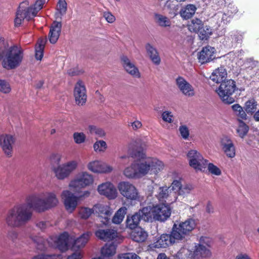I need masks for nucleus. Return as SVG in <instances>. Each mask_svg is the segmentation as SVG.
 <instances>
[{
    "label": "nucleus",
    "instance_id": "obj_31",
    "mask_svg": "<svg viewBox=\"0 0 259 259\" xmlns=\"http://www.w3.org/2000/svg\"><path fill=\"white\" fill-rule=\"evenodd\" d=\"M145 48L152 62L156 65H159L161 59L157 50L150 44H147Z\"/></svg>",
    "mask_w": 259,
    "mask_h": 259
},
{
    "label": "nucleus",
    "instance_id": "obj_30",
    "mask_svg": "<svg viewBox=\"0 0 259 259\" xmlns=\"http://www.w3.org/2000/svg\"><path fill=\"white\" fill-rule=\"evenodd\" d=\"M227 71L224 67H219L215 69L210 76V79L214 82L219 83L224 82L227 77Z\"/></svg>",
    "mask_w": 259,
    "mask_h": 259
},
{
    "label": "nucleus",
    "instance_id": "obj_19",
    "mask_svg": "<svg viewBox=\"0 0 259 259\" xmlns=\"http://www.w3.org/2000/svg\"><path fill=\"white\" fill-rule=\"evenodd\" d=\"M97 190L100 195L105 196L109 199H114L117 195L116 188L110 182H105L99 185Z\"/></svg>",
    "mask_w": 259,
    "mask_h": 259
},
{
    "label": "nucleus",
    "instance_id": "obj_29",
    "mask_svg": "<svg viewBox=\"0 0 259 259\" xmlns=\"http://www.w3.org/2000/svg\"><path fill=\"white\" fill-rule=\"evenodd\" d=\"M135 144L133 145L134 146L132 156L139 159H144L145 153L144 150L146 147L145 142H142L140 139H137L135 141Z\"/></svg>",
    "mask_w": 259,
    "mask_h": 259
},
{
    "label": "nucleus",
    "instance_id": "obj_26",
    "mask_svg": "<svg viewBox=\"0 0 259 259\" xmlns=\"http://www.w3.org/2000/svg\"><path fill=\"white\" fill-rule=\"evenodd\" d=\"M117 232L113 229H99L95 232V235L99 239L106 241L113 239L117 236Z\"/></svg>",
    "mask_w": 259,
    "mask_h": 259
},
{
    "label": "nucleus",
    "instance_id": "obj_15",
    "mask_svg": "<svg viewBox=\"0 0 259 259\" xmlns=\"http://www.w3.org/2000/svg\"><path fill=\"white\" fill-rule=\"evenodd\" d=\"M170 208L167 204H161L153 207V218L157 221H164L169 217Z\"/></svg>",
    "mask_w": 259,
    "mask_h": 259
},
{
    "label": "nucleus",
    "instance_id": "obj_17",
    "mask_svg": "<svg viewBox=\"0 0 259 259\" xmlns=\"http://www.w3.org/2000/svg\"><path fill=\"white\" fill-rule=\"evenodd\" d=\"M87 167L89 170L97 174L109 173L113 170V167L109 164L99 160L90 162Z\"/></svg>",
    "mask_w": 259,
    "mask_h": 259
},
{
    "label": "nucleus",
    "instance_id": "obj_5",
    "mask_svg": "<svg viewBox=\"0 0 259 259\" xmlns=\"http://www.w3.org/2000/svg\"><path fill=\"white\" fill-rule=\"evenodd\" d=\"M29 238L35 244L37 248L44 250L47 248V245L57 248L61 251L67 250L69 248V238L68 233H64L59 236L50 237L47 240L43 238L29 235Z\"/></svg>",
    "mask_w": 259,
    "mask_h": 259
},
{
    "label": "nucleus",
    "instance_id": "obj_42",
    "mask_svg": "<svg viewBox=\"0 0 259 259\" xmlns=\"http://www.w3.org/2000/svg\"><path fill=\"white\" fill-rule=\"evenodd\" d=\"M249 129V126L246 124L242 121H240L236 132L239 137L244 138L247 135Z\"/></svg>",
    "mask_w": 259,
    "mask_h": 259
},
{
    "label": "nucleus",
    "instance_id": "obj_3",
    "mask_svg": "<svg viewBox=\"0 0 259 259\" xmlns=\"http://www.w3.org/2000/svg\"><path fill=\"white\" fill-rule=\"evenodd\" d=\"M24 59V50L18 45L9 46L4 37L0 36V60L3 67L7 70L19 67Z\"/></svg>",
    "mask_w": 259,
    "mask_h": 259
},
{
    "label": "nucleus",
    "instance_id": "obj_10",
    "mask_svg": "<svg viewBox=\"0 0 259 259\" xmlns=\"http://www.w3.org/2000/svg\"><path fill=\"white\" fill-rule=\"evenodd\" d=\"M210 240L207 237H202L200 239L199 243L195 246L193 255L195 258H207L211 256L210 251Z\"/></svg>",
    "mask_w": 259,
    "mask_h": 259
},
{
    "label": "nucleus",
    "instance_id": "obj_13",
    "mask_svg": "<svg viewBox=\"0 0 259 259\" xmlns=\"http://www.w3.org/2000/svg\"><path fill=\"white\" fill-rule=\"evenodd\" d=\"M94 212L104 225L108 224L113 213L112 209L109 205L103 203L94 205Z\"/></svg>",
    "mask_w": 259,
    "mask_h": 259
},
{
    "label": "nucleus",
    "instance_id": "obj_56",
    "mask_svg": "<svg viewBox=\"0 0 259 259\" xmlns=\"http://www.w3.org/2000/svg\"><path fill=\"white\" fill-rule=\"evenodd\" d=\"M18 233L16 231L12 230L8 232V237L12 240L13 241H15L18 238Z\"/></svg>",
    "mask_w": 259,
    "mask_h": 259
},
{
    "label": "nucleus",
    "instance_id": "obj_40",
    "mask_svg": "<svg viewBox=\"0 0 259 259\" xmlns=\"http://www.w3.org/2000/svg\"><path fill=\"white\" fill-rule=\"evenodd\" d=\"M154 17L156 23L161 27H168L171 25L170 20L166 16L155 14Z\"/></svg>",
    "mask_w": 259,
    "mask_h": 259
},
{
    "label": "nucleus",
    "instance_id": "obj_21",
    "mask_svg": "<svg viewBox=\"0 0 259 259\" xmlns=\"http://www.w3.org/2000/svg\"><path fill=\"white\" fill-rule=\"evenodd\" d=\"M171 189L177 195L185 196L189 194L194 189L191 184H186L182 185L181 179L176 180L173 181L171 185Z\"/></svg>",
    "mask_w": 259,
    "mask_h": 259
},
{
    "label": "nucleus",
    "instance_id": "obj_28",
    "mask_svg": "<svg viewBox=\"0 0 259 259\" xmlns=\"http://www.w3.org/2000/svg\"><path fill=\"white\" fill-rule=\"evenodd\" d=\"M91 235V233L88 232L81 235L80 237L75 239L72 246V249L77 250L85 246L89 241Z\"/></svg>",
    "mask_w": 259,
    "mask_h": 259
},
{
    "label": "nucleus",
    "instance_id": "obj_27",
    "mask_svg": "<svg viewBox=\"0 0 259 259\" xmlns=\"http://www.w3.org/2000/svg\"><path fill=\"white\" fill-rule=\"evenodd\" d=\"M62 24L60 22H54L49 34V40L52 44H55L59 38L61 30Z\"/></svg>",
    "mask_w": 259,
    "mask_h": 259
},
{
    "label": "nucleus",
    "instance_id": "obj_45",
    "mask_svg": "<svg viewBox=\"0 0 259 259\" xmlns=\"http://www.w3.org/2000/svg\"><path fill=\"white\" fill-rule=\"evenodd\" d=\"M201 40H206L211 34V29L207 26H203L197 32Z\"/></svg>",
    "mask_w": 259,
    "mask_h": 259
},
{
    "label": "nucleus",
    "instance_id": "obj_54",
    "mask_svg": "<svg viewBox=\"0 0 259 259\" xmlns=\"http://www.w3.org/2000/svg\"><path fill=\"white\" fill-rule=\"evenodd\" d=\"M50 225L48 222L44 221H40L36 223V226L37 228L41 231H44Z\"/></svg>",
    "mask_w": 259,
    "mask_h": 259
},
{
    "label": "nucleus",
    "instance_id": "obj_62",
    "mask_svg": "<svg viewBox=\"0 0 259 259\" xmlns=\"http://www.w3.org/2000/svg\"><path fill=\"white\" fill-rule=\"evenodd\" d=\"M82 255L80 252H75L69 256L67 259H81Z\"/></svg>",
    "mask_w": 259,
    "mask_h": 259
},
{
    "label": "nucleus",
    "instance_id": "obj_61",
    "mask_svg": "<svg viewBox=\"0 0 259 259\" xmlns=\"http://www.w3.org/2000/svg\"><path fill=\"white\" fill-rule=\"evenodd\" d=\"M54 256L52 255H45V254H40L38 255L32 259H54Z\"/></svg>",
    "mask_w": 259,
    "mask_h": 259
},
{
    "label": "nucleus",
    "instance_id": "obj_44",
    "mask_svg": "<svg viewBox=\"0 0 259 259\" xmlns=\"http://www.w3.org/2000/svg\"><path fill=\"white\" fill-rule=\"evenodd\" d=\"M232 108L235 114L242 119H246L247 115L245 111L242 107L238 104H236L232 106Z\"/></svg>",
    "mask_w": 259,
    "mask_h": 259
},
{
    "label": "nucleus",
    "instance_id": "obj_33",
    "mask_svg": "<svg viewBox=\"0 0 259 259\" xmlns=\"http://www.w3.org/2000/svg\"><path fill=\"white\" fill-rule=\"evenodd\" d=\"M137 213L140 220H143L145 222L151 221L153 218V207H145L140 209Z\"/></svg>",
    "mask_w": 259,
    "mask_h": 259
},
{
    "label": "nucleus",
    "instance_id": "obj_60",
    "mask_svg": "<svg viewBox=\"0 0 259 259\" xmlns=\"http://www.w3.org/2000/svg\"><path fill=\"white\" fill-rule=\"evenodd\" d=\"M46 38H40L36 45V48H40L42 49H44L45 46L46 42Z\"/></svg>",
    "mask_w": 259,
    "mask_h": 259
},
{
    "label": "nucleus",
    "instance_id": "obj_11",
    "mask_svg": "<svg viewBox=\"0 0 259 259\" xmlns=\"http://www.w3.org/2000/svg\"><path fill=\"white\" fill-rule=\"evenodd\" d=\"M187 157L190 165L196 170H202L207 164V160L203 159L201 154L195 150H190Z\"/></svg>",
    "mask_w": 259,
    "mask_h": 259
},
{
    "label": "nucleus",
    "instance_id": "obj_12",
    "mask_svg": "<svg viewBox=\"0 0 259 259\" xmlns=\"http://www.w3.org/2000/svg\"><path fill=\"white\" fill-rule=\"evenodd\" d=\"M118 189L120 193L127 199L136 200L139 198L137 188L130 182H120L118 185Z\"/></svg>",
    "mask_w": 259,
    "mask_h": 259
},
{
    "label": "nucleus",
    "instance_id": "obj_38",
    "mask_svg": "<svg viewBox=\"0 0 259 259\" xmlns=\"http://www.w3.org/2000/svg\"><path fill=\"white\" fill-rule=\"evenodd\" d=\"M140 220L137 212L131 217L128 215L126 220V226L131 229L137 228Z\"/></svg>",
    "mask_w": 259,
    "mask_h": 259
},
{
    "label": "nucleus",
    "instance_id": "obj_25",
    "mask_svg": "<svg viewBox=\"0 0 259 259\" xmlns=\"http://www.w3.org/2000/svg\"><path fill=\"white\" fill-rule=\"evenodd\" d=\"M215 49L210 46L204 47L199 53L198 59L201 64L207 63L214 58Z\"/></svg>",
    "mask_w": 259,
    "mask_h": 259
},
{
    "label": "nucleus",
    "instance_id": "obj_48",
    "mask_svg": "<svg viewBox=\"0 0 259 259\" xmlns=\"http://www.w3.org/2000/svg\"><path fill=\"white\" fill-rule=\"evenodd\" d=\"M73 138L76 144H80L85 142L86 136L82 132H75L73 135Z\"/></svg>",
    "mask_w": 259,
    "mask_h": 259
},
{
    "label": "nucleus",
    "instance_id": "obj_22",
    "mask_svg": "<svg viewBox=\"0 0 259 259\" xmlns=\"http://www.w3.org/2000/svg\"><path fill=\"white\" fill-rule=\"evenodd\" d=\"M122 66L127 73L134 77L140 78L141 74L138 68L131 60L125 56L121 57Z\"/></svg>",
    "mask_w": 259,
    "mask_h": 259
},
{
    "label": "nucleus",
    "instance_id": "obj_47",
    "mask_svg": "<svg viewBox=\"0 0 259 259\" xmlns=\"http://www.w3.org/2000/svg\"><path fill=\"white\" fill-rule=\"evenodd\" d=\"M93 147L96 152H103L106 150L107 146L105 141L99 140L94 143Z\"/></svg>",
    "mask_w": 259,
    "mask_h": 259
},
{
    "label": "nucleus",
    "instance_id": "obj_52",
    "mask_svg": "<svg viewBox=\"0 0 259 259\" xmlns=\"http://www.w3.org/2000/svg\"><path fill=\"white\" fill-rule=\"evenodd\" d=\"M208 170L212 174L220 176L221 175V170L219 167L211 163H208Z\"/></svg>",
    "mask_w": 259,
    "mask_h": 259
},
{
    "label": "nucleus",
    "instance_id": "obj_34",
    "mask_svg": "<svg viewBox=\"0 0 259 259\" xmlns=\"http://www.w3.org/2000/svg\"><path fill=\"white\" fill-rule=\"evenodd\" d=\"M67 4L65 0H59L56 6V19L61 20L63 16L66 13Z\"/></svg>",
    "mask_w": 259,
    "mask_h": 259
},
{
    "label": "nucleus",
    "instance_id": "obj_50",
    "mask_svg": "<svg viewBox=\"0 0 259 259\" xmlns=\"http://www.w3.org/2000/svg\"><path fill=\"white\" fill-rule=\"evenodd\" d=\"M162 120L168 123H171L173 122L174 115L171 112L169 111H165L162 112L161 114Z\"/></svg>",
    "mask_w": 259,
    "mask_h": 259
},
{
    "label": "nucleus",
    "instance_id": "obj_32",
    "mask_svg": "<svg viewBox=\"0 0 259 259\" xmlns=\"http://www.w3.org/2000/svg\"><path fill=\"white\" fill-rule=\"evenodd\" d=\"M147 233L142 228H137L131 234L132 239L136 242H143L147 237Z\"/></svg>",
    "mask_w": 259,
    "mask_h": 259
},
{
    "label": "nucleus",
    "instance_id": "obj_2",
    "mask_svg": "<svg viewBox=\"0 0 259 259\" xmlns=\"http://www.w3.org/2000/svg\"><path fill=\"white\" fill-rule=\"evenodd\" d=\"M196 223L193 219H188L179 225L175 224L170 235L162 234L156 241L151 244L153 248H165L179 240H181L188 235L195 228Z\"/></svg>",
    "mask_w": 259,
    "mask_h": 259
},
{
    "label": "nucleus",
    "instance_id": "obj_37",
    "mask_svg": "<svg viewBox=\"0 0 259 259\" xmlns=\"http://www.w3.org/2000/svg\"><path fill=\"white\" fill-rule=\"evenodd\" d=\"M137 172L136 161L125 168L123 171L124 176L130 179H139Z\"/></svg>",
    "mask_w": 259,
    "mask_h": 259
},
{
    "label": "nucleus",
    "instance_id": "obj_39",
    "mask_svg": "<svg viewBox=\"0 0 259 259\" xmlns=\"http://www.w3.org/2000/svg\"><path fill=\"white\" fill-rule=\"evenodd\" d=\"M203 26L202 21L197 18H194L191 20L189 25V29L191 32H198Z\"/></svg>",
    "mask_w": 259,
    "mask_h": 259
},
{
    "label": "nucleus",
    "instance_id": "obj_58",
    "mask_svg": "<svg viewBox=\"0 0 259 259\" xmlns=\"http://www.w3.org/2000/svg\"><path fill=\"white\" fill-rule=\"evenodd\" d=\"M246 64L248 67L253 68L258 65V62L257 61L254 60L252 58H249L246 60Z\"/></svg>",
    "mask_w": 259,
    "mask_h": 259
},
{
    "label": "nucleus",
    "instance_id": "obj_63",
    "mask_svg": "<svg viewBox=\"0 0 259 259\" xmlns=\"http://www.w3.org/2000/svg\"><path fill=\"white\" fill-rule=\"evenodd\" d=\"M221 15L222 22H223L224 24H227L228 22L230 21V17L228 16V15H227L226 14H221Z\"/></svg>",
    "mask_w": 259,
    "mask_h": 259
},
{
    "label": "nucleus",
    "instance_id": "obj_14",
    "mask_svg": "<svg viewBox=\"0 0 259 259\" xmlns=\"http://www.w3.org/2000/svg\"><path fill=\"white\" fill-rule=\"evenodd\" d=\"M61 198L63 200L64 206L67 212H73L78 205V197L75 196L71 190H66L62 191Z\"/></svg>",
    "mask_w": 259,
    "mask_h": 259
},
{
    "label": "nucleus",
    "instance_id": "obj_1",
    "mask_svg": "<svg viewBox=\"0 0 259 259\" xmlns=\"http://www.w3.org/2000/svg\"><path fill=\"white\" fill-rule=\"evenodd\" d=\"M58 203L56 193L54 191L31 194L26 197V203L16 205L8 211L6 223L10 227H21L31 219L32 210L42 212L56 206Z\"/></svg>",
    "mask_w": 259,
    "mask_h": 259
},
{
    "label": "nucleus",
    "instance_id": "obj_7",
    "mask_svg": "<svg viewBox=\"0 0 259 259\" xmlns=\"http://www.w3.org/2000/svg\"><path fill=\"white\" fill-rule=\"evenodd\" d=\"M135 161L139 179L148 174H156L162 170L164 167L162 162L156 158L148 157Z\"/></svg>",
    "mask_w": 259,
    "mask_h": 259
},
{
    "label": "nucleus",
    "instance_id": "obj_36",
    "mask_svg": "<svg viewBox=\"0 0 259 259\" xmlns=\"http://www.w3.org/2000/svg\"><path fill=\"white\" fill-rule=\"evenodd\" d=\"M127 208L125 206H122L120 207L114 214L113 217L112 222L115 224H120L123 219L124 218L125 215L126 213Z\"/></svg>",
    "mask_w": 259,
    "mask_h": 259
},
{
    "label": "nucleus",
    "instance_id": "obj_9",
    "mask_svg": "<svg viewBox=\"0 0 259 259\" xmlns=\"http://www.w3.org/2000/svg\"><path fill=\"white\" fill-rule=\"evenodd\" d=\"M93 182V176L87 171H82L70 182L68 186L71 191L76 193L91 185Z\"/></svg>",
    "mask_w": 259,
    "mask_h": 259
},
{
    "label": "nucleus",
    "instance_id": "obj_57",
    "mask_svg": "<svg viewBox=\"0 0 259 259\" xmlns=\"http://www.w3.org/2000/svg\"><path fill=\"white\" fill-rule=\"evenodd\" d=\"M44 49L35 47V58L40 60L43 57Z\"/></svg>",
    "mask_w": 259,
    "mask_h": 259
},
{
    "label": "nucleus",
    "instance_id": "obj_6",
    "mask_svg": "<svg viewBox=\"0 0 259 259\" xmlns=\"http://www.w3.org/2000/svg\"><path fill=\"white\" fill-rule=\"evenodd\" d=\"M45 2V0H37L33 7H29V2L28 0L22 2L16 13L15 26H19L24 19L29 21L35 17L38 12L42 8Z\"/></svg>",
    "mask_w": 259,
    "mask_h": 259
},
{
    "label": "nucleus",
    "instance_id": "obj_51",
    "mask_svg": "<svg viewBox=\"0 0 259 259\" xmlns=\"http://www.w3.org/2000/svg\"><path fill=\"white\" fill-rule=\"evenodd\" d=\"M11 91L10 84L5 80L0 79V92L7 94Z\"/></svg>",
    "mask_w": 259,
    "mask_h": 259
},
{
    "label": "nucleus",
    "instance_id": "obj_49",
    "mask_svg": "<svg viewBox=\"0 0 259 259\" xmlns=\"http://www.w3.org/2000/svg\"><path fill=\"white\" fill-rule=\"evenodd\" d=\"M179 130L182 138L188 140L190 136L188 127L186 125H182L179 127Z\"/></svg>",
    "mask_w": 259,
    "mask_h": 259
},
{
    "label": "nucleus",
    "instance_id": "obj_53",
    "mask_svg": "<svg viewBox=\"0 0 259 259\" xmlns=\"http://www.w3.org/2000/svg\"><path fill=\"white\" fill-rule=\"evenodd\" d=\"M119 259H141L140 257L135 253H125L119 254Z\"/></svg>",
    "mask_w": 259,
    "mask_h": 259
},
{
    "label": "nucleus",
    "instance_id": "obj_64",
    "mask_svg": "<svg viewBox=\"0 0 259 259\" xmlns=\"http://www.w3.org/2000/svg\"><path fill=\"white\" fill-rule=\"evenodd\" d=\"M235 259H251V257L246 253H240L236 256Z\"/></svg>",
    "mask_w": 259,
    "mask_h": 259
},
{
    "label": "nucleus",
    "instance_id": "obj_4",
    "mask_svg": "<svg viewBox=\"0 0 259 259\" xmlns=\"http://www.w3.org/2000/svg\"><path fill=\"white\" fill-rule=\"evenodd\" d=\"M61 159V155L58 153H52L50 156L52 171L57 180L62 181L68 178L77 169L78 161L74 159L59 164Z\"/></svg>",
    "mask_w": 259,
    "mask_h": 259
},
{
    "label": "nucleus",
    "instance_id": "obj_24",
    "mask_svg": "<svg viewBox=\"0 0 259 259\" xmlns=\"http://www.w3.org/2000/svg\"><path fill=\"white\" fill-rule=\"evenodd\" d=\"M14 141V138L12 135H2L0 136V145L5 154L8 156L11 154Z\"/></svg>",
    "mask_w": 259,
    "mask_h": 259
},
{
    "label": "nucleus",
    "instance_id": "obj_41",
    "mask_svg": "<svg viewBox=\"0 0 259 259\" xmlns=\"http://www.w3.org/2000/svg\"><path fill=\"white\" fill-rule=\"evenodd\" d=\"M257 103L253 99L248 100L245 102V110L248 114H252L255 112L257 109Z\"/></svg>",
    "mask_w": 259,
    "mask_h": 259
},
{
    "label": "nucleus",
    "instance_id": "obj_20",
    "mask_svg": "<svg viewBox=\"0 0 259 259\" xmlns=\"http://www.w3.org/2000/svg\"><path fill=\"white\" fill-rule=\"evenodd\" d=\"M220 145L222 150L228 157L233 158L235 156V146L229 137L222 136L220 139Z\"/></svg>",
    "mask_w": 259,
    "mask_h": 259
},
{
    "label": "nucleus",
    "instance_id": "obj_23",
    "mask_svg": "<svg viewBox=\"0 0 259 259\" xmlns=\"http://www.w3.org/2000/svg\"><path fill=\"white\" fill-rule=\"evenodd\" d=\"M159 200L162 201L167 199L168 203L175 201L177 199V195L171 189V187L167 188V187H159L158 194L156 195Z\"/></svg>",
    "mask_w": 259,
    "mask_h": 259
},
{
    "label": "nucleus",
    "instance_id": "obj_59",
    "mask_svg": "<svg viewBox=\"0 0 259 259\" xmlns=\"http://www.w3.org/2000/svg\"><path fill=\"white\" fill-rule=\"evenodd\" d=\"M131 124L134 130H137L141 128L142 126V123L139 120H135V121L131 122Z\"/></svg>",
    "mask_w": 259,
    "mask_h": 259
},
{
    "label": "nucleus",
    "instance_id": "obj_35",
    "mask_svg": "<svg viewBox=\"0 0 259 259\" xmlns=\"http://www.w3.org/2000/svg\"><path fill=\"white\" fill-rule=\"evenodd\" d=\"M196 9V7L194 5L189 4L182 8L180 14L183 18L188 19L194 15Z\"/></svg>",
    "mask_w": 259,
    "mask_h": 259
},
{
    "label": "nucleus",
    "instance_id": "obj_46",
    "mask_svg": "<svg viewBox=\"0 0 259 259\" xmlns=\"http://www.w3.org/2000/svg\"><path fill=\"white\" fill-rule=\"evenodd\" d=\"M88 130L91 134H94L100 138L103 137L105 135V133L103 130L94 125H89Z\"/></svg>",
    "mask_w": 259,
    "mask_h": 259
},
{
    "label": "nucleus",
    "instance_id": "obj_55",
    "mask_svg": "<svg viewBox=\"0 0 259 259\" xmlns=\"http://www.w3.org/2000/svg\"><path fill=\"white\" fill-rule=\"evenodd\" d=\"M103 17L108 23H112L115 21V17L109 12H104Z\"/></svg>",
    "mask_w": 259,
    "mask_h": 259
},
{
    "label": "nucleus",
    "instance_id": "obj_16",
    "mask_svg": "<svg viewBox=\"0 0 259 259\" xmlns=\"http://www.w3.org/2000/svg\"><path fill=\"white\" fill-rule=\"evenodd\" d=\"M74 97L76 104L79 106L84 105L87 101L86 89L81 80H78L75 85Z\"/></svg>",
    "mask_w": 259,
    "mask_h": 259
},
{
    "label": "nucleus",
    "instance_id": "obj_18",
    "mask_svg": "<svg viewBox=\"0 0 259 259\" xmlns=\"http://www.w3.org/2000/svg\"><path fill=\"white\" fill-rule=\"evenodd\" d=\"M176 83L180 92L185 96L192 97L195 96L194 88L184 77L182 76L177 77Z\"/></svg>",
    "mask_w": 259,
    "mask_h": 259
},
{
    "label": "nucleus",
    "instance_id": "obj_8",
    "mask_svg": "<svg viewBox=\"0 0 259 259\" xmlns=\"http://www.w3.org/2000/svg\"><path fill=\"white\" fill-rule=\"evenodd\" d=\"M235 82L230 79L222 82L218 89L216 90V92L224 103L231 104L235 101L234 98L231 96L235 92Z\"/></svg>",
    "mask_w": 259,
    "mask_h": 259
},
{
    "label": "nucleus",
    "instance_id": "obj_43",
    "mask_svg": "<svg viewBox=\"0 0 259 259\" xmlns=\"http://www.w3.org/2000/svg\"><path fill=\"white\" fill-rule=\"evenodd\" d=\"M93 213H94V206L92 208L87 207H81L78 210L79 217L83 220L88 219Z\"/></svg>",
    "mask_w": 259,
    "mask_h": 259
}]
</instances>
